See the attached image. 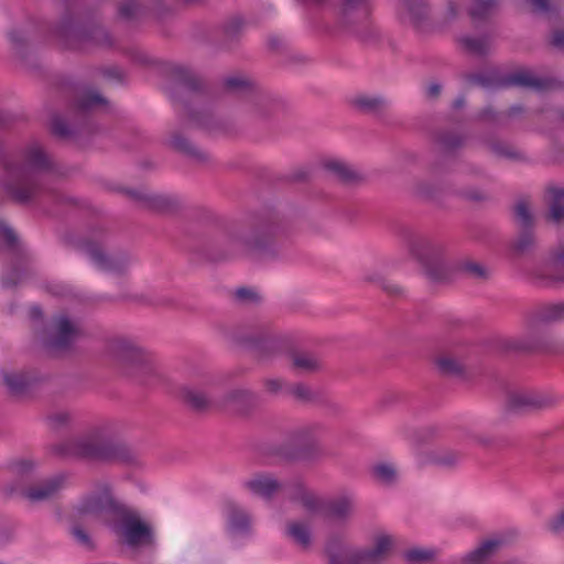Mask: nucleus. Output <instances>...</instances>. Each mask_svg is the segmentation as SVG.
Returning a JSON list of instances; mask_svg holds the SVG:
<instances>
[{"label":"nucleus","mask_w":564,"mask_h":564,"mask_svg":"<svg viewBox=\"0 0 564 564\" xmlns=\"http://www.w3.org/2000/svg\"><path fill=\"white\" fill-rule=\"evenodd\" d=\"M556 399L544 392L533 390H514L507 397V408L514 413H531L554 406Z\"/></svg>","instance_id":"ddd939ff"},{"label":"nucleus","mask_w":564,"mask_h":564,"mask_svg":"<svg viewBox=\"0 0 564 564\" xmlns=\"http://www.w3.org/2000/svg\"><path fill=\"white\" fill-rule=\"evenodd\" d=\"M435 366L444 376H460L465 371L464 362L451 352H441L434 358Z\"/></svg>","instance_id":"393cba45"},{"label":"nucleus","mask_w":564,"mask_h":564,"mask_svg":"<svg viewBox=\"0 0 564 564\" xmlns=\"http://www.w3.org/2000/svg\"><path fill=\"white\" fill-rule=\"evenodd\" d=\"M322 166L326 173L344 185H358L365 181V175L360 171L340 159H325Z\"/></svg>","instance_id":"2eb2a0df"},{"label":"nucleus","mask_w":564,"mask_h":564,"mask_svg":"<svg viewBox=\"0 0 564 564\" xmlns=\"http://www.w3.org/2000/svg\"><path fill=\"white\" fill-rule=\"evenodd\" d=\"M180 393L182 400L195 410H206L212 404L208 397L197 388L186 386Z\"/></svg>","instance_id":"7c9ffc66"},{"label":"nucleus","mask_w":564,"mask_h":564,"mask_svg":"<svg viewBox=\"0 0 564 564\" xmlns=\"http://www.w3.org/2000/svg\"><path fill=\"white\" fill-rule=\"evenodd\" d=\"M124 506L115 498L109 481L98 480L76 505L75 512L79 518L111 525Z\"/></svg>","instance_id":"6e6552de"},{"label":"nucleus","mask_w":564,"mask_h":564,"mask_svg":"<svg viewBox=\"0 0 564 564\" xmlns=\"http://www.w3.org/2000/svg\"><path fill=\"white\" fill-rule=\"evenodd\" d=\"M248 110L254 118L264 119L273 113L274 107L268 96L257 94L250 99Z\"/></svg>","instance_id":"72a5a7b5"},{"label":"nucleus","mask_w":564,"mask_h":564,"mask_svg":"<svg viewBox=\"0 0 564 564\" xmlns=\"http://www.w3.org/2000/svg\"><path fill=\"white\" fill-rule=\"evenodd\" d=\"M283 232L278 221L260 225L254 230H238L231 234L232 246L241 253L259 260L272 259L278 256L275 239Z\"/></svg>","instance_id":"0eeeda50"},{"label":"nucleus","mask_w":564,"mask_h":564,"mask_svg":"<svg viewBox=\"0 0 564 564\" xmlns=\"http://www.w3.org/2000/svg\"><path fill=\"white\" fill-rule=\"evenodd\" d=\"M45 422L50 430L62 431L72 426L74 422V415L70 411L58 409L50 412Z\"/></svg>","instance_id":"c9c22d12"},{"label":"nucleus","mask_w":564,"mask_h":564,"mask_svg":"<svg viewBox=\"0 0 564 564\" xmlns=\"http://www.w3.org/2000/svg\"><path fill=\"white\" fill-rule=\"evenodd\" d=\"M52 167V159L40 143L26 145L21 163L10 170L11 183L8 188L12 197L22 203L37 197L43 189L39 175Z\"/></svg>","instance_id":"f03ea898"},{"label":"nucleus","mask_w":564,"mask_h":564,"mask_svg":"<svg viewBox=\"0 0 564 564\" xmlns=\"http://www.w3.org/2000/svg\"><path fill=\"white\" fill-rule=\"evenodd\" d=\"M70 534L73 535L75 541L78 544H80L82 546H84L86 549H93L94 547V543H93V540H91L90 535L80 525H78V524L73 525V528L70 529Z\"/></svg>","instance_id":"5fc2aeb1"},{"label":"nucleus","mask_w":564,"mask_h":564,"mask_svg":"<svg viewBox=\"0 0 564 564\" xmlns=\"http://www.w3.org/2000/svg\"><path fill=\"white\" fill-rule=\"evenodd\" d=\"M79 336L78 325L68 317L61 315L52 319L41 335L42 344L51 350L68 348Z\"/></svg>","instance_id":"f8f14e48"},{"label":"nucleus","mask_w":564,"mask_h":564,"mask_svg":"<svg viewBox=\"0 0 564 564\" xmlns=\"http://www.w3.org/2000/svg\"><path fill=\"white\" fill-rule=\"evenodd\" d=\"M546 529L556 535L564 534V507L547 520Z\"/></svg>","instance_id":"603ef678"},{"label":"nucleus","mask_w":564,"mask_h":564,"mask_svg":"<svg viewBox=\"0 0 564 564\" xmlns=\"http://www.w3.org/2000/svg\"><path fill=\"white\" fill-rule=\"evenodd\" d=\"M552 43L556 47H564V32H555L552 39Z\"/></svg>","instance_id":"338daca9"},{"label":"nucleus","mask_w":564,"mask_h":564,"mask_svg":"<svg viewBox=\"0 0 564 564\" xmlns=\"http://www.w3.org/2000/svg\"><path fill=\"white\" fill-rule=\"evenodd\" d=\"M516 219L523 229H529L534 224V212L527 202H519L514 207Z\"/></svg>","instance_id":"c03bdc74"},{"label":"nucleus","mask_w":564,"mask_h":564,"mask_svg":"<svg viewBox=\"0 0 564 564\" xmlns=\"http://www.w3.org/2000/svg\"><path fill=\"white\" fill-rule=\"evenodd\" d=\"M462 269L464 271H466L468 274H470L471 276L482 278L486 275V269L481 264L474 262V261L463 262Z\"/></svg>","instance_id":"bf43d9fd"},{"label":"nucleus","mask_w":564,"mask_h":564,"mask_svg":"<svg viewBox=\"0 0 564 564\" xmlns=\"http://www.w3.org/2000/svg\"><path fill=\"white\" fill-rule=\"evenodd\" d=\"M451 192L449 184L444 180L425 178L412 184V193L427 200H440Z\"/></svg>","instance_id":"6ab92c4d"},{"label":"nucleus","mask_w":564,"mask_h":564,"mask_svg":"<svg viewBox=\"0 0 564 564\" xmlns=\"http://www.w3.org/2000/svg\"><path fill=\"white\" fill-rule=\"evenodd\" d=\"M354 513V499L348 495L334 497L324 502L323 514L335 522H346Z\"/></svg>","instance_id":"f3484780"},{"label":"nucleus","mask_w":564,"mask_h":564,"mask_svg":"<svg viewBox=\"0 0 564 564\" xmlns=\"http://www.w3.org/2000/svg\"><path fill=\"white\" fill-rule=\"evenodd\" d=\"M226 86L231 90H246L249 89L252 84L250 80L242 76H230L225 80Z\"/></svg>","instance_id":"13d9d810"},{"label":"nucleus","mask_w":564,"mask_h":564,"mask_svg":"<svg viewBox=\"0 0 564 564\" xmlns=\"http://www.w3.org/2000/svg\"><path fill=\"white\" fill-rule=\"evenodd\" d=\"M105 355L120 372L141 386H152L161 377L154 356L134 339L116 336L106 340Z\"/></svg>","instance_id":"f257e3e1"},{"label":"nucleus","mask_w":564,"mask_h":564,"mask_svg":"<svg viewBox=\"0 0 564 564\" xmlns=\"http://www.w3.org/2000/svg\"><path fill=\"white\" fill-rule=\"evenodd\" d=\"M508 82L510 85L534 89H543L545 86L543 80L528 70H520L512 74Z\"/></svg>","instance_id":"ea45409f"},{"label":"nucleus","mask_w":564,"mask_h":564,"mask_svg":"<svg viewBox=\"0 0 564 564\" xmlns=\"http://www.w3.org/2000/svg\"><path fill=\"white\" fill-rule=\"evenodd\" d=\"M459 45L470 54L481 55L488 52L490 47V39L488 36H468L464 35L458 39Z\"/></svg>","instance_id":"e433bc0d"},{"label":"nucleus","mask_w":564,"mask_h":564,"mask_svg":"<svg viewBox=\"0 0 564 564\" xmlns=\"http://www.w3.org/2000/svg\"><path fill=\"white\" fill-rule=\"evenodd\" d=\"M500 546L497 540H486L464 557L465 564H484L496 554Z\"/></svg>","instance_id":"a878e982"},{"label":"nucleus","mask_w":564,"mask_h":564,"mask_svg":"<svg viewBox=\"0 0 564 564\" xmlns=\"http://www.w3.org/2000/svg\"><path fill=\"white\" fill-rule=\"evenodd\" d=\"M394 546L393 535L378 531L371 536L368 547L348 545L336 550L332 542L326 546L329 564H382Z\"/></svg>","instance_id":"423d86ee"},{"label":"nucleus","mask_w":564,"mask_h":564,"mask_svg":"<svg viewBox=\"0 0 564 564\" xmlns=\"http://www.w3.org/2000/svg\"><path fill=\"white\" fill-rule=\"evenodd\" d=\"M286 536L301 550H308L313 543L312 527L304 521H290L285 528Z\"/></svg>","instance_id":"4be33fe9"},{"label":"nucleus","mask_w":564,"mask_h":564,"mask_svg":"<svg viewBox=\"0 0 564 564\" xmlns=\"http://www.w3.org/2000/svg\"><path fill=\"white\" fill-rule=\"evenodd\" d=\"M564 321V303L541 306L527 318L525 333L518 339L517 348L531 351H554L552 338L543 332V326Z\"/></svg>","instance_id":"39448f33"},{"label":"nucleus","mask_w":564,"mask_h":564,"mask_svg":"<svg viewBox=\"0 0 564 564\" xmlns=\"http://www.w3.org/2000/svg\"><path fill=\"white\" fill-rule=\"evenodd\" d=\"M290 366L299 375H312L323 368V361L312 352L295 351L290 356Z\"/></svg>","instance_id":"412c9836"},{"label":"nucleus","mask_w":564,"mask_h":564,"mask_svg":"<svg viewBox=\"0 0 564 564\" xmlns=\"http://www.w3.org/2000/svg\"><path fill=\"white\" fill-rule=\"evenodd\" d=\"M351 105L366 112H376L387 105V100L377 95H357L351 99Z\"/></svg>","instance_id":"f704fd0d"},{"label":"nucleus","mask_w":564,"mask_h":564,"mask_svg":"<svg viewBox=\"0 0 564 564\" xmlns=\"http://www.w3.org/2000/svg\"><path fill=\"white\" fill-rule=\"evenodd\" d=\"M369 15L368 0H343L339 9V23L350 28L361 24Z\"/></svg>","instance_id":"dca6fc26"},{"label":"nucleus","mask_w":564,"mask_h":564,"mask_svg":"<svg viewBox=\"0 0 564 564\" xmlns=\"http://www.w3.org/2000/svg\"><path fill=\"white\" fill-rule=\"evenodd\" d=\"M59 39L69 47L79 50L108 48L113 45L111 34L83 13H65L56 28Z\"/></svg>","instance_id":"20e7f679"},{"label":"nucleus","mask_w":564,"mask_h":564,"mask_svg":"<svg viewBox=\"0 0 564 564\" xmlns=\"http://www.w3.org/2000/svg\"><path fill=\"white\" fill-rule=\"evenodd\" d=\"M458 194L474 202H480L486 198V194L481 189L476 187L463 188L458 192Z\"/></svg>","instance_id":"052dcab7"},{"label":"nucleus","mask_w":564,"mask_h":564,"mask_svg":"<svg viewBox=\"0 0 564 564\" xmlns=\"http://www.w3.org/2000/svg\"><path fill=\"white\" fill-rule=\"evenodd\" d=\"M142 6L135 0H124L118 7L119 18L131 21L142 13Z\"/></svg>","instance_id":"a18cd8bd"},{"label":"nucleus","mask_w":564,"mask_h":564,"mask_svg":"<svg viewBox=\"0 0 564 564\" xmlns=\"http://www.w3.org/2000/svg\"><path fill=\"white\" fill-rule=\"evenodd\" d=\"M10 43L17 53H22L28 46L29 40L25 33L21 30H12L9 33Z\"/></svg>","instance_id":"864d4df0"},{"label":"nucleus","mask_w":564,"mask_h":564,"mask_svg":"<svg viewBox=\"0 0 564 564\" xmlns=\"http://www.w3.org/2000/svg\"><path fill=\"white\" fill-rule=\"evenodd\" d=\"M289 392L293 398L302 402H310L316 398L314 391H312L310 387L303 383L292 386Z\"/></svg>","instance_id":"3c124183"},{"label":"nucleus","mask_w":564,"mask_h":564,"mask_svg":"<svg viewBox=\"0 0 564 564\" xmlns=\"http://www.w3.org/2000/svg\"><path fill=\"white\" fill-rule=\"evenodd\" d=\"M12 468L18 476H25L34 469V463L31 460H19L13 464Z\"/></svg>","instance_id":"680f3d73"},{"label":"nucleus","mask_w":564,"mask_h":564,"mask_svg":"<svg viewBox=\"0 0 564 564\" xmlns=\"http://www.w3.org/2000/svg\"><path fill=\"white\" fill-rule=\"evenodd\" d=\"M441 91L442 86L437 83H431L426 88L427 97L431 99H436L441 95Z\"/></svg>","instance_id":"69168bd1"},{"label":"nucleus","mask_w":564,"mask_h":564,"mask_svg":"<svg viewBox=\"0 0 564 564\" xmlns=\"http://www.w3.org/2000/svg\"><path fill=\"white\" fill-rule=\"evenodd\" d=\"M490 148L492 153L500 159L510 161H523L525 159L522 151L506 142H494Z\"/></svg>","instance_id":"a19ab883"},{"label":"nucleus","mask_w":564,"mask_h":564,"mask_svg":"<svg viewBox=\"0 0 564 564\" xmlns=\"http://www.w3.org/2000/svg\"><path fill=\"white\" fill-rule=\"evenodd\" d=\"M435 552L430 549L413 547L405 552V558L411 563H423L433 560Z\"/></svg>","instance_id":"09e8293b"},{"label":"nucleus","mask_w":564,"mask_h":564,"mask_svg":"<svg viewBox=\"0 0 564 564\" xmlns=\"http://www.w3.org/2000/svg\"><path fill=\"white\" fill-rule=\"evenodd\" d=\"M0 239L10 246H13L17 240V236L11 228L0 223Z\"/></svg>","instance_id":"e2e57ef3"},{"label":"nucleus","mask_w":564,"mask_h":564,"mask_svg":"<svg viewBox=\"0 0 564 564\" xmlns=\"http://www.w3.org/2000/svg\"><path fill=\"white\" fill-rule=\"evenodd\" d=\"M286 496L310 512H322L324 502L301 482L289 484Z\"/></svg>","instance_id":"aec40b11"},{"label":"nucleus","mask_w":564,"mask_h":564,"mask_svg":"<svg viewBox=\"0 0 564 564\" xmlns=\"http://www.w3.org/2000/svg\"><path fill=\"white\" fill-rule=\"evenodd\" d=\"M116 534L132 547L149 546L154 543L153 529L138 512L127 506L110 525Z\"/></svg>","instance_id":"9d476101"},{"label":"nucleus","mask_w":564,"mask_h":564,"mask_svg":"<svg viewBox=\"0 0 564 564\" xmlns=\"http://www.w3.org/2000/svg\"><path fill=\"white\" fill-rule=\"evenodd\" d=\"M51 128L54 134L64 138L70 137L75 132V130L66 122V120L58 115L52 117Z\"/></svg>","instance_id":"8fccbe9b"},{"label":"nucleus","mask_w":564,"mask_h":564,"mask_svg":"<svg viewBox=\"0 0 564 564\" xmlns=\"http://www.w3.org/2000/svg\"><path fill=\"white\" fill-rule=\"evenodd\" d=\"M251 528V518L242 509L232 507L229 513V530L232 533H246Z\"/></svg>","instance_id":"4c0bfd02"},{"label":"nucleus","mask_w":564,"mask_h":564,"mask_svg":"<svg viewBox=\"0 0 564 564\" xmlns=\"http://www.w3.org/2000/svg\"><path fill=\"white\" fill-rule=\"evenodd\" d=\"M68 454L94 462H127L131 454L129 448L117 441L108 425H97L66 444Z\"/></svg>","instance_id":"7ed1b4c3"},{"label":"nucleus","mask_w":564,"mask_h":564,"mask_svg":"<svg viewBox=\"0 0 564 564\" xmlns=\"http://www.w3.org/2000/svg\"><path fill=\"white\" fill-rule=\"evenodd\" d=\"M79 249L96 264L98 269L107 273H124L130 265V258L122 252H108L106 248L95 240H84Z\"/></svg>","instance_id":"9b49d317"},{"label":"nucleus","mask_w":564,"mask_h":564,"mask_svg":"<svg viewBox=\"0 0 564 564\" xmlns=\"http://www.w3.org/2000/svg\"><path fill=\"white\" fill-rule=\"evenodd\" d=\"M132 195L154 209L166 210L174 206L173 199L164 195L143 192H133Z\"/></svg>","instance_id":"58836bf2"},{"label":"nucleus","mask_w":564,"mask_h":564,"mask_svg":"<svg viewBox=\"0 0 564 564\" xmlns=\"http://www.w3.org/2000/svg\"><path fill=\"white\" fill-rule=\"evenodd\" d=\"M546 202L549 206V219L557 224L564 221V187H549Z\"/></svg>","instance_id":"5701e85b"},{"label":"nucleus","mask_w":564,"mask_h":564,"mask_svg":"<svg viewBox=\"0 0 564 564\" xmlns=\"http://www.w3.org/2000/svg\"><path fill=\"white\" fill-rule=\"evenodd\" d=\"M265 389L271 393H278L282 390L283 382L278 378L267 379L264 381Z\"/></svg>","instance_id":"0e129e2a"},{"label":"nucleus","mask_w":564,"mask_h":564,"mask_svg":"<svg viewBox=\"0 0 564 564\" xmlns=\"http://www.w3.org/2000/svg\"><path fill=\"white\" fill-rule=\"evenodd\" d=\"M404 19L414 28H420L429 17V8L424 0H403Z\"/></svg>","instance_id":"b1692460"},{"label":"nucleus","mask_w":564,"mask_h":564,"mask_svg":"<svg viewBox=\"0 0 564 564\" xmlns=\"http://www.w3.org/2000/svg\"><path fill=\"white\" fill-rule=\"evenodd\" d=\"M243 486L253 495L271 500L281 492H288L289 484H284L269 474H257L248 478Z\"/></svg>","instance_id":"4468645a"},{"label":"nucleus","mask_w":564,"mask_h":564,"mask_svg":"<svg viewBox=\"0 0 564 564\" xmlns=\"http://www.w3.org/2000/svg\"><path fill=\"white\" fill-rule=\"evenodd\" d=\"M108 104L107 99L98 91L93 89L83 90L77 97L76 106L82 111H90L98 108H104Z\"/></svg>","instance_id":"473e14b6"},{"label":"nucleus","mask_w":564,"mask_h":564,"mask_svg":"<svg viewBox=\"0 0 564 564\" xmlns=\"http://www.w3.org/2000/svg\"><path fill=\"white\" fill-rule=\"evenodd\" d=\"M498 6V0H473L469 12L473 18H485Z\"/></svg>","instance_id":"49530a36"},{"label":"nucleus","mask_w":564,"mask_h":564,"mask_svg":"<svg viewBox=\"0 0 564 564\" xmlns=\"http://www.w3.org/2000/svg\"><path fill=\"white\" fill-rule=\"evenodd\" d=\"M536 13H549L558 7V0H529Z\"/></svg>","instance_id":"4d7b16f0"},{"label":"nucleus","mask_w":564,"mask_h":564,"mask_svg":"<svg viewBox=\"0 0 564 564\" xmlns=\"http://www.w3.org/2000/svg\"><path fill=\"white\" fill-rule=\"evenodd\" d=\"M66 477L63 475L54 476L39 485L26 488L22 495L30 501H43L54 497L61 489L65 487Z\"/></svg>","instance_id":"a211bd4d"},{"label":"nucleus","mask_w":564,"mask_h":564,"mask_svg":"<svg viewBox=\"0 0 564 564\" xmlns=\"http://www.w3.org/2000/svg\"><path fill=\"white\" fill-rule=\"evenodd\" d=\"M406 249L431 280L440 281L448 273L449 262L442 242L430 237L415 236L408 240Z\"/></svg>","instance_id":"1a4fd4ad"},{"label":"nucleus","mask_w":564,"mask_h":564,"mask_svg":"<svg viewBox=\"0 0 564 564\" xmlns=\"http://www.w3.org/2000/svg\"><path fill=\"white\" fill-rule=\"evenodd\" d=\"M2 383L11 394H20L31 381V378L23 371H3Z\"/></svg>","instance_id":"c85d7f7f"},{"label":"nucleus","mask_w":564,"mask_h":564,"mask_svg":"<svg viewBox=\"0 0 564 564\" xmlns=\"http://www.w3.org/2000/svg\"><path fill=\"white\" fill-rule=\"evenodd\" d=\"M460 454L453 449H435L426 455V462L440 467L449 468L457 465Z\"/></svg>","instance_id":"2f4dec72"},{"label":"nucleus","mask_w":564,"mask_h":564,"mask_svg":"<svg viewBox=\"0 0 564 564\" xmlns=\"http://www.w3.org/2000/svg\"><path fill=\"white\" fill-rule=\"evenodd\" d=\"M536 246V239L531 229H522L513 241L512 248L519 254L531 252Z\"/></svg>","instance_id":"79ce46f5"},{"label":"nucleus","mask_w":564,"mask_h":564,"mask_svg":"<svg viewBox=\"0 0 564 564\" xmlns=\"http://www.w3.org/2000/svg\"><path fill=\"white\" fill-rule=\"evenodd\" d=\"M256 401L254 394L245 388H236L227 392L224 398V403L235 410L241 411L253 404Z\"/></svg>","instance_id":"bb28decb"},{"label":"nucleus","mask_w":564,"mask_h":564,"mask_svg":"<svg viewBox=\"0 0 564 564\" xmlns=\"http://www.w3.org/2000/svg\"><path fill=\"white\" fill-rule=\"evenodd\" d=\"M170 144L174 150L188 156L195 158L198 161H206L208 159V154L205 151L198 149L195 144H193L189 140L180 133L172 135Z\"/></svg>","instance_id":"cd10ccee"},{"label":"nucleus","mask_w":564,"mask_h":564,"mask_svg":"<svg viewBox=\"0 0 564 564\" xmlns=\"http://www.w3.org/2000/svg\"><path fill=\"white\" fill-rule=\"evenodd\" d=\"M440 142L446 148H454L460 143V139L455 137L453 140H448L446 137H442Z\"/></svg>","instance_id":"774afa93"},{"label":"nucleus","mask_w":564,"mask_h":564,"mask_svg":"<svg viewBox=\"0 0 564 564\" xmlns=\"http://www.w3.org/2000/svg\"><path fill=\"white\" fill-rule=\"evenodd\" d=\"M373 479L382 486H391L398 480L397 467L391 463H377L371 467Z\"/></svg>","instance_id":"c756f323"},{"label":"nucleus","mask_w":564,"mask_h":564,"mask_svg":"<svg viewBox=\"0 0 564 564\" xmlns=\"http://www.w3.org/2000/svg\"><path fill=\"white\" fill-rule=\"evenodd\" d=\"M245 26V21L241 17H231L224 24V31L228 36L238 35Z\"/></svg>","instance_id":"6e6d98bb"},{"label":"nucleus","mask_w":564,"mask_h":564,"mask_svg":"<svg viewBox=\"0 0 564 564\" xmlns=\"http://www.w3.org/2000/svg\"><path fill=\"white\" fill-rule=\"evenodd\" d=\"M173 77L176 83L191 89H194L198 84L196 75L183 66H177L173 69Z\"/></svg>","instance_id":"de8ad7c7"},{"label":"nucleus","mask_w":564,"mask_h":564,"mask_svg":"<svg viewBox=\"0 0 564 564\" xmlns=\"http://www.w3.org/2000/svg\"><path fill=\"white\" fill-rule=\"evenodd\" d=\"M321 427L318 425H305L296 429L291 434L292 442L299 445H307L316 440Z\"/></svg>","instance_id":"37998d69"}]
</instances>
